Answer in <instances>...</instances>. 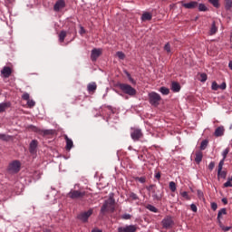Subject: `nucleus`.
<instances>
[{
	"label": "nucleus",
	"mask_w": 232,
	"mask_h": 232,
	"mask_svg": "<svg viewBox=\"0 0 232 232\" xmlns=\"http://www.w3.org/2000/svg\"><path fill=\"white\" fill-rule=\"evenodd\" d=\"M222 202H223V204H227V198H222Z\"/></svg>",
	"instance_id": "nucleus-56"
},
{
	"label": "nucleus",
	"mask_w": 232,
	"mask_h": 232,
	"mask_svg": "<svg viewBox=\"0 0 232 232\" xmlns=\"http://www.w3.org/2000/svg\"><path fill=\"white\" fill-rule=\"evenodd\" d=\"M198 10H199V12H208V7L204 4H199Z\"/></svg>",
	"instance_id": "nucleus-38"
},
{
	"label": "nucleus",
	"mask_w": 232,
	"mask_h": 232,
	"mask_svg": "<svg viewBox=\"0 0 232 232\" xmlns=\"http://www.w3.org/2000/svg\"><path fill=\"white\" fill-rule=\"evenodd\" d=\"M106 211H111V213L115 211V198L113 197H110L102 206L101 213H106Z\"/></svg>",
	"instance_id": "nucleus-1"
},
{
	"label": "nucleus",
	"mask_w": 232,
	"mask_h": 232,
	"mask_svg": "<svg viewBox=\"0 0 232 232\" xmlns=\"http://www.w3.org/2000/svg\"><path fill=\"white\" fill-rule=\"evenodd\" d=\"M217 32H218V27H217V24L213 22L210 27L209 35H215Z\"/></svg>",
	"instance_id": "nucleus-25"
},
{
	"label": "nucleus",
	"mask_w": 232,
	"mask_h": 232,
	"mask_svg": "<svg viewBox=\"0 0 232 232\" xmlns=\"http://www.w3.org/2000/svg\"><path fill=\"white\" fill-rule=\"evenodd\" d=\"M22 99L24 101H30V94L28 92H24L23 95H22Z\"/></svg>",
	"instance_id": "nucleus-44"
},
{
	"label": "nucleus",
	"mask_w": 232,
	"mask_h": 232,
	"mask_svg": "<svg viewBox=\"0 0 232 232\" xmlns=\"http://www.w3.org/2000/svg\"><path fill=\"white\" fill-rule=\"evenodd\" d=\"M210 5H212L215 8H220V3L218 0H208Z\"/></svg>",
	"instance_id": "nucleus-31"
},
{
	"label": "nucleus",
	"mask_w": 232,
	"mask_h": 232,
	"mask_svg": "<svg viewBox=\"0 0 232 232\" xmlns=\"http://www.w3.org/2000/svg\"><path fill=\"white\" fill-rule=\"evenodd\" d=\"M153 14L151 13H143L141 15V21H151Z\"/></svg>",
	"instance_id": "nucleus-24"
},
{
	"label": "nucleus",
	"mask_w": 232,
	"mask_h": 232,
	"mask_svg": "<svg viewBox=\"0 0 232 232\" xmlns=\"http://www.w3.org/2000/svg\"><path fill=\"white\" fill-rule=\"evenodd\" d=\"M63 8H66V2L64 0H58L53 5L54 12H61Z\"/></svg>",
	"instance_id": "nucleus-13"
},
{
	"label": "nucleus",
	"mask_w": 232,
	"mask_h": 232,
	"mask_svg": "<svg viewBox=\"0 0 232 232\" xmlns=\"http://www.w3.org/2000/svg\"><path fill=\"white\" fill-rule=\"evenodd\" d=\"M162 1H166V0H162Z\"/></svg>",
	"instance_id": "nucleus-60"
},
{
	"label": "nucleus",
	"mask_w": 232,
	"mask_h": 232,
	"mask_svg": "<svg viewBox=\"0 0 232 232\" xmlns=\"http://www.w3.org/2000/svg\"><path fill=\"white\" fill-rule=\"evenodd\" d=\"M0 140H5V142H7V140H10V136L0 133Z\"/></svg>",
	"instance_id": "nucleus-37"
},
{
	"label": "nucleus",
	"mask_w": 232,
	"mask_h": 232,
	"mask_svg": "<svg viewBox=\"0 0 232 232\" xmlns=\"http://www.w3.org/2000/svg\"><path fill=\"white\" fill-rule=\"evenodd\" d=\"M225 132L226 129L224 128V126H219L216 129L214 135L215 137H223Z\"/></svg>",
	"instance_id": "nucleus-18"
},
{
	"label": "nucleus",
	"mask_w": 232,
	"mask_h": 232,
	"mask_svg": "<svg viewBox=\"0 0 232 232\" xmlns=\"http://www.w3.org/2000/svg\"><path fill=\"white\" fill-rule=\"evenodd\" d=\"M29 129L31 130V131H34V133H38V135H43L44 137H46V135H53V130H41L38 127L33 126L31 125L29 127Z\"/></svg>",
	"instance_id": "nucleus-7"
},
{
	"label": "nucleus",
	"mask_w": 232,
	"mask_h": 232,
	"mask_svg": "<svg viewBox=\"0 0 232 232\" xmlns=\"http://www.w3.org/2000/svg\"><path fill=\"white\" fill-rule=\"evenodd\" d=\"M174 224L175 222L173 221V218L169 216L165 217L161 221V226L163 229H171Z\"/></svg>",
	"instance_id": "nucleus-8"
},
{
	"label": "nucleus",
	"mask_w": 232,
	"mask_h": 232,
	"mask_svg": "<svg viewBox=\"0 0 232 232\" xmlns=\"http://www.w3.org/2000/svg\"><path fill=\"white\" fill-rule=\"evenodd\" d=\"M86 197V191L71 189L69 193H67V198H71L72 200H81V198H84Z\"/></svg>",
	"instance_id": "nucleus-3"
},
{
	"label": "nucleus",
	"mask_w": 232,
	"mask_h": 232,
	"mask_svg": "<svg viewBox=\"0 0 232 232\" xmlns=\"http://www.w3.org/2000/svg\"><path fill=\"white\" fill-rule=\"evenodd\" d=\"M219 85L218 83H217V82H212V90H214L215 92H217V90H218Z\"/></svg>",
	"instance_id": "nucleus-48"
},
{
	"label": "nucleus",
	"mask_w": 232,
	"mask_h": 232,
	"mask_svg": "<svg viewBox=\"0 0 232 232\" xmlns=\"http://www.w3.org/2000/svg\"><path fill=\"white\" fill-rule=\"evenodd\" d=\"M130 198H131V200H139V196H137V194H135L134 192H130L129 194Z\"/></svg>",
	"instance_id": "nucleus-41"
},
{
	"label": "nucleus",
	"mask_w": 232,
	"mask_h": 232,
	"mask_svg": "<svg viewBox=\"0 0 232 232\" xmlns=\"http://www.w3.org/2000/svg\"><path fill=\"white\" fill-rule=\"evenodd\" d=\"M199 81H200V82H206V81H208V74H206V73H201L200 75H199Z\"/></svg>",
	"instance_id": "nucleus-36"
},
{
	"label": "nucleus",
	"mask_w": 232,
	"mask_h": 232,
	"mask_svg": "<svg viewBox=\"0 0 232 232\" xmlns=\"http://www.w3.org/2000/svg\"><path fill=\"white\" fill-rule=\"evenodd\" d=\"M146 189L150 191V193H152V198L154 200H160L162 198V195L159 194V189H157V185L152 184L149 187H146Z\"/></svg>",
	"instance_id": "nucleus-6"
},
{
	"label": "nucleus",
	"mask_w": 232,
	"mask_h": 232,
	"mask_svg": "<svg viewBox=\"0 0 232 232\" xmlns=\"http://www.w3.org/2000/svg\"><path fill=\"white\" fill-rule=\"evenodd\" d=\"M219 227L222 229V231H229L231 229V227H226L224 226V224L222 223V221H219L218 224Z\"/></svg>",
	"instance_id": "nucleus-34"
},
{
	"label": "nucleus",
	"mask_w": 232,
	"mask_h": 232,
	"mask_svg": "<svg viewBox=\"0 0 232 232\" xmlns=\"http://www.w3.org/2000/svg\"><path fill=\"white\" fill-rule=\"evenodd\" d=\"M218 208V205L215 202L211 203V209H213V211H217Z\"/></svg>",
	"instance_id": "nucleus-51"
},
{
	"label": "nucleus",
	"mask_w": 232,
	"mask_h": 232,
	"mask_svg": "<svg viewBox=\"0 0 232 232\" xmlns=\"http://www.w3.org/2000/svg\"><path fill=\"white\" fill-rule=\"evenodd\" d=\"M39 142L36 140H33L29 145L30 153H35L37 151V146Z\"/></svg>",
	"instance_id": "nucleus-17"
},
{
	"label": "nucleus",
	"mask_w": 232,
	"mask_h": 232,
	"mask_svg": "<svg viewBox=\"0 0 232 232\" xmlns=\"http://www.w3.org/2000/svg\"><path fill=\"white\" fill-rule=\"evenodd\" d=\"M208 144H209V141L208 140H204L201 141V144H200L201 151H204V150H206V148H208Z\"/></svg>",
	"instance_id": "nucleus-30"
},
{
	"label": "nucleus",
	"mask_w": 232,
	"mask_h": 232,
	"mask_svg": "<svg viewBox=\"0 0 232 232\" xmlns=\"http://www.w3.org/2000/svg\"><path fill=\"white\" fill-rule=\"evenodd\" d=\"M21 171V162L19 160H14L9 163L7 167V173L10 175H15V173H19Z\"/></svg>",
	"instance_id": "nucleus-4"
},
{
	"label": "nucleus",
	"mask_w": 232,
	"mask_h": 232,
	"mask_svg": "<svg viewBox=\"0 0 232 232\" xmlns=\"http://www.w3.org/2000/svg\"><path fill=\"white\" fill-rule=\"evenodd\" d=\"M190 209H191V211H193L194 213H197V211H198L197 205L191 204V205H190Z\"/></svg>",
	"instance_id": "nucleus-52"
},
{
	"label": "nucleus",
	"mask_w": 232,
	"mask_h": 232,
	"mask_svg": "<svg viewBox=\"0 0 232 232\" xmlns=\"http://www.w3.org/2000/svg\"><path fill=\"white\" fill-rule=\"evenodd\" d=\"M118 232H137V226L129 225L118 227Z\"/></svg>",
	"instance_id": "nucleus-12"
},
{
	"label": "nucleus",
	"mask_w": 232,
	"mask_h": 232,
	"mask_svg": "<svg viewBox=\"0 0 232 232\" xmlns=\"http://www.w3.org/2000/svg\"><path fill=\"white\" fill-rule=\"evenodd\" d=\"M80 34L82 35V34H86V30H84V27H81Z\"/></svg>",
	"instance_id": "nucleus-54"
},
{
	"label": "nucleus",
	"mask_w": 232,
	"mask_h": 232,
	"mask_svg": "<svg viewBox=\"0 0 232 232\" xmlns=\"http://www.w3.org/2000/svg\"><path fill=\"white\" fill-rule=\"evenodd\" d=\"M147 209H149V211H152V213H158V211H159V209H157V208H155L152 205H148Z\"/></svg>",
	"instance_id": "nucleus-39"
},
{
	"label": "nucleus",
	"mask_w": 232,
	"mask_h": 232,
	"mask_svg": "<svg viewBox=\"0 0 232 232\" xmlns=\"http://www.w3.org/2000/svg\"><path fill=\"white\" fill-rule=\"evenodd\" d=\"M92 232H102V230H100V229H92Z\"/></svg>",
	"instance_id": "nucleus-57"
},
{
	"label": "nucleus",
	"mask_w": 232,
	"mask_h": 232,
	"mask_svg": "<svg viewBox=\"0 0 232 232\" xmlns=\"http://www.w3.org/2000/svg\"><path fill=\"white\" fill-rule=\"evenodd\" d=\"M27 105L29 108H34V106H35V102L34 100H28Z\"/></svg>",
	"instance_id": "nucleus-45"
},
{
	"label": "nucleus",
	"mask_w": 232,
	"mask_h": 232,
	"mask_svg": "<svg viewBox=\"0 0 232 232\" xmlns=\"http://www.w3.org/2000/svg\"><path fill=\"white\" fill-rule=\"evenodd\" d=\"M7 108H10V103L8 102L0 103V113H3V111H6Z\"/></svg>",
	"instance_id": "nucleus-26"
},
{
	"label": "nucleus",
	"mask_w": 232,
	"mask_h": 232,
	"mask_svg": "<svg viewBox=\"0 0 232 232\" xmlns=\"http://www.w3.org/2000/svg\"><path fill=\"white\" fill-rule=\"evenodd\" d=\"M101 53H102V51L101 49H92V54H91V59L92 61H97L99 57H101Z\"/></svg>",
	"instance_id": "nucleus-15"
},
{
	"label": "nucleus",
	"mask_w": 232,
	"mask_h": 232,
	"mask_svg": "<svg viewBox=\"0 0 232 232\" xmlns=\"http://www.w3.org/2000/svg\"><path fill=\"white\" fill-rule=\"evenodd\" d=\"M64 139L66 141L65 149L67 150V151H70V150H72V148H73V140H72V139L68 138V135H65Z\"/></svg>",
	"instance_id": "nucleus-19"
},
{
	"label": "nucleus",
	"mask_w": 232,
	"mask_h": 232,
	"mask_svg": "<svg viewBox=\"0 0 232 232\" xmlns=\"http://www.w3.org/2000/svg\"><path fill=\"white\" fill-rule=\"evenodd\" d=\"M160 93H162V95H169V89H168L167 87H161L160 89Z\"/></svg>",
	"instance_id": "nucleus-33"
},
{
	"label": "nucleus",
	"mask_w": 232,
	"mask_h": 232,
	"mask_svg": "<svg viewBox=\"0 0 232 232\" xmlns=\"http://www.w3.org/2000/svg\"><path fill=\"white\" fill-rule=\"evenodd\" d=\"M225 8H226V10H231L232 0H225Z\"/></svg>",
	"instance_id": "nucleus-32"
},
{
	"label": "nucleus",
	"mask_w": 232,
	"mask_h": 232,
	"mask_svg": "<svg viewBox=\"0 0 232 232\" xmlns=\"http://www.w3.org/2000/svg\"><path fill=\"white\" fill-rule=\"evenodd\" d=\"M64 39H66V31H61V33L59 34L60 43H64Z\"/></svg>",
	"instance_id": "nucleus-28"
},
{
	"label": "nucleus",
	"mask_w": 232,
	"mask_h": 232,
	"mask_svg": "<svg viewBox=\"0 0 232 232\" xmlns=\"http://www.w3.org/2000/svg\"><path fill=\"white\" fill-rule=\"evenodd\" d=\"M198 194L200 196V195H202V192H200V190H198Z\"/></svg>",
	"instance_id": "nucleus-59"
},
{
	"label": "nucleus",
	"mask_w": 232,
	"mask_h": 232,
	"mask_svg": "<svg viewBox=\"0 0 232 232\" xmlns=\"http://www.w3.org/2000/svg\"><path fill=\"white\" fill-rule=\"evenodd\" d=\"M169 188L172 193H175L177 191V184L174 181H170L169 183Z\"/></svg>",
	"instance_id": "nucleus-27"
},
{
	"label": "nucleus",
	"mask_w": 232,
	"mask_h": 232,
	"mask_svg": "<svg viewBox=\"0 0 232 232\" xmlns=\"http://www.w3.org/2000/svg\"><path fill=\"white\" fill-rule=\"evenodd\" d=\"M224 188H232V178H229L227 181L224 183Z\"/></svg>",
	"instance_id": "nucleus-40"
},
{
	"label": "nucleus",
	"mask_w": 232,
	"mask_h": 232,
	"mask_svg": "<svg viewBox=\"0 0 232 232\" xmlns=\"http://www.w3.org/2000/svg\"><path fill=\"white\" fill-rule=\"evenodd\" d=\"M181 5L187 10H194V8H197V6H198V2L191 1L186 3V1H181Z\"/></svg>",
	"instance_id": "nucleus-10"
},
{
	"label": "nucleus",
	"mask_w": 232,
	"mask_h": 232,
	"mask_svg": "<svg viewBox=\"0 0 232 232\" xmlns=\"http://www.w3.org/2000/svg\"><path fill=\"white\" fill-rule=\"evenodd\" d=\"M226 88H227L226 82H223L221 85H219L220 90H226Z\"/></svg>",
	"instance_id": "nucleus-53"
},
{
	"label": "nucleus",
	"mask_w": 232,
	"mask_h": 232,
	"mask_svg": "<svg viewBox=\"0 0 232 232\" xmlns=\"http://www.w3.org/2000/svg\"><path fill=\"white\" fill-rule=\"evenodd\" d=\"M121 218H122L123 220H130V219H131V215H130V214H123V215L121 216Z\"/></svg>",
	"instance_id": "nucleus-47"
},
{
	"label": "nucleus",
	"mask_w": 232,
	"mask_h": 232,
	"mask_svg": "<svg viewBox=\"0 0 232 232\" xmlns=\"http://www.w3.org/2000/svg\"><path fill=\"white\" fill-rule=\"evenodd\" d=\"M181 197H183V198H186V200H189V195L188 194L187 191H183L180 193Z\"/></svg>",
	"instance_id": "nucleus-46"
},
{
	"label": "nucleus",
	"mask_w": 232,
	"mask_h": 232,
	"mask_svg": "<svg viewBox=\"0 0 232 232\" xmlns=\"http://www.w3.org/2000/svg\"><path fill=\"white\" fill-rule=\"evenodd\" d=\"M224 168V160H220L218 167V176L221 179H226L227 177V172L225 170H222Z\"/></svg>",
	"instance_id": "nucleus-11"
},
{
	"label": "nucleus",
	"mask_w": 232,
	"mask_h": 232,
	"mask_svg": "<svg viewBox=\"0 0 232 232\" xmlns=\"http://www.w3.org/2000/svg\"><path fill=\"white\" fill-rule=\"evenodd\" d=\"M118 88H120V90L126 95H130V97H135L137 95V90L130 84L118 83Z\"/></svg>",
	"instance_id": "nucleus-2"
},
{
	"label": "nucleus",
	"mask_w": 232,
	"mask_h": 232,
	"mask_svg": "<svg viewBox=\"0 0 232 232\" xmlns=\"http://www.w3.org/2000/svg\"><path fill=\"white\" fill-rule=\"evenodd\" d=\"M87 90L89 93H94V92L97 90V83L95 82H91L87 86Z\"/></svg>",
	"instance_id": "nucleus-23"
},
{
	"label": "nucleus",
	"mask_w": 232,
	"mask_h": 232,
	"mask_svg": "<svg viewBox=\"0 0 232 232\" xmlns=\"http://www.w3.org/2000/svg\"><path fill=\"white\" fill-rule=\"evenodd\" d=\"M170 89L174 92V93L180 92V83L177 82H172Z\"/></svg>",
	"instance_id": "nucleus-21"
},
{
	"label": "nucleus",
	"mask_w": 232,
	"mask_h": 232,
	"mask_svg": "<svg viewBox=\"0 0 232 232\" xmlns=\"http://www.w3.org/2000/svg\"><path fill=\"white\" fill-rule=\"evenodd\" d=\"M228 68H230V70H232V61L229 62V63H228Z\"/></svg>",
	"instance_id": "nucleus-58"
},
{
	"label": "nucleus",
	"mask_w": 232,
	"mask_h": 232,
	"mask_svg": "<svg viewBox=\"0 0 232 232\" xmlns=\"http://www.w3.org/2000/svg\"><path fill=\"white\" fill-rule=\"evenodd\" d=\"M1 73H2L3 77H5V79H8V77H10L12 75V68H10L8 66H5L3 68V70L1 71Z\"/></svg>",
	"instance_id": "nucleus-16"
},
{
	"label": "nucleus",
	"mask_w": 232,
	"mask_h": 232,
	"mask_svg": "<svg viewBox=\"0 0 232 232\" xmlns=\"http://www.w3.org/2000/svg\"><path fill=\"white\" fill-rule=\"evenodd\" d=\"M130 82H131L132 84H135V80H133V78L131 77V74H130V72H125Z\"/></svg>",
	"instance_id": "nucleus-42"
},
{
	"label": "nucleus",
	"mask_w": 232,
	"mask_h": 232,
	"mask_svg": "<svg viewBox=\"0 0 232 232\" xmlns=\"http://www.w3.org/2000/svg\"><path fill=\"white\" fill-rule=\"evenodd\" d=\"M136 180H138L141 184H144V182H146V178L145 177L137 178Z\"/></svg>",
	"instance_id": "nucleus-50"
},
{
	"label": "nucleus",
	"mask_w": 232,
	"mask_h": 232,
	"mask_svg": "<svg viewBox=\"0 0 232 232\" xmlns=\"http://www.w3.org/2000/svg\"><path fill=\"white\" fill-rule=\"evenodd\" d=\"M160 101H162L160 94L155 92L149 93V102L151 104V106H159V104H160Z\"/></svg>",
	"instance_id": "nucleus-5"
},
{
	"label": "nucleus",
	"mask_w": 232,
	"mask_h": 232,
	"mask_svg": "<svg viewBox=\"0 0 232 232\" xmlns=\"http://www.w3.org/2000/svg\"><path fill=\"white\" fill-rule=\"evenodd\" d=\"M208 169H209V171H213V169H215V161H211L208 164Z\"/></svg>",
	"instance_id": "nucleus-49"
},
{
	"label": "nucleus",
	"mask_w": 232,
	"mask_h": 232,
	"mask_svg": "<svg viewBox=\"0 0 232 232\" xmlns=\"http://www.w3.org/2000/svg\"><path fill=\"white\" fill-rule=\"evenodd\" d=\"M222 215H227V210L226 208H221L218 213V224L222 222Z\"/></svg>",
	"instance_id": "nucleus-22"
},
{
	"label": "nucleus",
	"mask_w": 232,
	"mask_h": 232,
	"mask_svg": "<svg viewBox=\"0 0 232 232\" xmlns=\"http://www.w3.org/2000/svg\"><path fill=\"white\" fill-rule=\"evenodd\" d=\"M92 215H93V210L89 209L86 212L81 213L78 216V218H79V220H82V222H88V219L90 218V217H92Z\"/></svg>",
	"instance_id": "nucleus-9"
},
{
	"label": "nucleus",
	"mask_w": 232,
	"mask_h": 232,
	"mask_svg": "<svg viewBox=\"0 0 232 232\" xmlns=\"http://www.w3.org/2000/svg\"><path fill=\"white\" fill-rule=\"evenodd\" d=\"M155 179H157L158 180H160V172H158V173L155 175Z\"/></svg>",
	"instance_id": "nucleus-55"
},
{
	"label": "nucleus",
	"mask_w": 232,
	"mask_h": 232,
	"mask_svg": "<svg viewBox=\"0 0 232 232\" xmlns=\"http://www.w3.org/2000/svg\"><path fill=\"white\" fill-rule=\"evenodd\" d=\"M130 137L134 140H139L140 139H142V130L140 129L132 130Z\"/></svg>",
	"instance_id": "nucleus-14"
},
{
	"label": "nucleus",
	"mask_w": 232,
	"mask_h": 232,
	"mask_svg": "<svg viewBox=\"0 0 232 232\" xmlns=\"http://www.w3.org/2000/svg\"><path fill=\"white\" fill-rule=\"evenodd\" d=\"M164 51L169 53V52H171V45L169 44H166L164 46Z\"/></svg>",
	"instance_id": "nucleus-43"
},
{
	"label": "nucleus",
	"mask_w": 232,
	"mask_h": 232,
	"mask_svg": "<svg viewBox=\"0 0 232 232\" xmlns=\"http://www.w3.org/2000/svg\"><path fill=\"white\" fill-rule=\"evenodd\" d=\"M228 153H229V148H227L223 150V152H222L223 159L221 160H223V164H224V162H226V159H227Z\"/></svg>",
	"instance_id": "nucleus-29"
},
{
	"label": "nucleus",
	"mask_w": 232,
	"mask_h": 232,
	"mask_svg": "<svg viewBox=\"0 0 232 232\" xmlns=\"http://www.w3.org/2000/svg\"><path fill=\"white\" fill-rule=\"evenodd\" d=\"M202 159H204V154L202 153V150H197L195 162L200 164L202 162Z\"/></svg>",
	"instance_id": "nucleus-20"
},
{
	"label": "nucleus",
	"mask_w": 232,
	"mask_h": 232,
	"mask_svg": "<svg viewBox=\"0 0 232 232\" xmlns=\"http://www.w3.org/2000/svg\"><path fill=\"white\" fill-rule=\"evenodd\" d=\"M117 57H119L121 61H124L126 59V54L124 53L118 51L116 53Z\"/></svg>",
	"instance_id": "nucleus-35"
}]
</instances>
